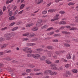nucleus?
Instances as JSON below:
<instances>
[{
    "label": "nucleus",
    "mask_w": 78,
    "mask_h": 78,
    "mask_svg": "<svg viewBox=\"0 0 78 78\" xmlns=\"http://www.w3.org/2000/svg\"><path fill=\"white\" fill-rule=\"evenodd\" d=\"M26 71L27 73H30L31 72V69H27L26 70Z\"/></svg>",
    "instance_id": "bb28decb"
},
{
    "label": "nucleus",
    "mask_w": 78,
    "mask_h": 78,
    "mask_svg": "<svg viewBox=\"0 0 78 78\" xmlns=\"http://www.w3.org/2000/svg\"><path fill=\"white\" fill-rule=\"evenodd\" d=\"M35 36H36V35L34 34H32L29 35L27 37H32Z\"/></svg>",
    "instance_id": "1a4fd4ad"
},
{
    "label": "nucleus",
    "mask_w": 78,
    "mask_h": 78,
    "mask_svg": "<svg viewBox=\"0 0 78 78\" xmlns=\"http://www.w3.org/2000/svg\"><path fill=\"white\" fill-rule=\"evenodd\" d=\"M61 52V51H57L55 52V54H56V55H60V53Z\"/></svg>",
    "instance_id": "473e14b6"
},
{
    "label": "nucleus",
    "mask_w": 78,
    "mask_h": 78,
    "mask_svg": "<svg viewBox=\"0 0 78 78\" xmlns=\"http://www.w3.org/2000/svg\"><path fill=\"white\" fill-rule=\"evenodd\" d=\"M3 41V38H0V42H2Z\"/></svg>",
    "instance_id": "774afa93"
},
{
    "label": "nucleus",
    "mask_w": 78,
    "mask_h": 78,
    "mask_svg": "<svg viewBox=\"0 0 78 78\" xmlns=\"http://www.w3.org/2000/svg\"><path fill=\"white\" fill-rule=\"evenodd\" d=\"M6 9V7L5 6H4V7H3V11H5Z\"/></svg>",
    "instance_id": "09e8293b"
},
{
    "label": "nucleus",
    "mask_w": 78,
    "mask_h": 78,
    "mask_svg": "<svg viewBox=\"0 0 78 78\" xmlns=\"http://www.w3.org/2000/svg\"><path fill=\"white\" fill-rule=\"evenodd\" d=\"M53 58H54V59L57 58V55H54L53 56Z\"/></svg>",
    "instance_id": "3c124183"
},
{
    "label": "nucleus",
    "mask_w": 78,
    "mask_h": 78,
    "mask_svg": "<svg viewBox=\"0 0 78 78\" xmlns=\"http://www.w3.org/2000/svg\"><path fill=\"white\" fill-rule=\"evenodd\" d=\"M64 28H66V27L64 26H62L61 27L60 29V30H64Z\"/></svg>",
    "instance_id": "de8ad7c7"
},
{
    "label": "nucleus",
    "mask_w": 78,
    "mask_h": 78,
    "mask_svg": "<svg viewBox=\"0 0 78 78\" xmlns=\"http://www.w3.org/2000/svg\"><path fill=\"white\" fill-rule=\"evenodd\" d=\"M51 67L53 68V69H54V70H56V69H57V68H56V67L55 66V65L54 64H51Z\"/></svg>",
    "instance_id": "423d86ee"
},
{
    "label": "nucleus",
    "mask_w": 78,
    "mask_h": 78,
    "mask_svg": "<svg viewBox=\"0 0 78 78\" xmlns=\"http://www.w3.org/2000/svg\"><path fill=\"white\" fill-rule=\"evenodd\" d=\"M35 45L36 44L34 43H29L27 44V46L29 47H30V46H34V45Z\"/></svg>",
    "instance_id": "39448f33"
},
{
    "label": "nucleus",
    "mask_w": 78,
    "mask_h": 78,
    "mask_svg": "<svg viewBox=\"0 0 78 78\" xmlns=\"http://www.w3.org/2000/svg\"><path fill=\"white\" fill-rule=\"evenodd\" d=\"M7 46L8 44H4L2 47H1V48H2V49H3V48H5V47H6V46Z\"/></svg>",
    "instance_id": "a211bd4d"
},
{
    "label": "nucleus",
    "mask_w": 78,
    "mask_h": 78,
    "mask_svg": "<svg viewBox=\"0 0 78 78\" xmlns=\"http://www.w3.org/2000/svg\"><path fill=\"white\" fill-rule=\"evenodd\" d=\"M32 51L31 50V48H27V53H32Z\"/></svg>",
    "instance_id": "20e7f679"
},
{
    "label": "nucleus",
    "mask_w": 78,
    "mask_h": 78,
    "mask_svg": "<svg viewBox=\"0 0 78 78\" xmlns=\"http://www.w3.org/2000/svg\"><path fill=\"white\" fill-rule=\"evenodd\" d=\"M16 19V17L14 16H12L10 17L9 18V20H14Z\"/></svg>",
    "instance_id": "0eeeda50"
},
{
    "label": "nucleus",
    "mask_w": 78,
    "mask_h": 78,
    "mask_svg": "<svg viewBox=\"0 0 78 78\" xmlns=\"http://www.w3.org/2000/svg\"><path fill=\"white\" fill-rule=\"evenodd\" d=\"M22 23V22H17L16 23V24L17 25H20V23Z\"/></svg>",
    "instance_id": "4d7b16f0"
},
{
    "label": "nucleus",
    "mask_w": 78,
    "mask_h": 78,
    "mask_svg": "<svg viewBox=\"0 0 78 78\" xmlns=\"http://www.w3.org/2000/svg\"><path fill=\"white\" fill-rule=\"evenodd\" d=\"M29 67L31 68H33L35 66L31 64L29 65Z\"/></svg>",
    "instance_id": "e433bc0d"
},
{
    "label": "nucleus",
    "mask_w": 78,
    "mask_h": 78,
    "mask_svg": "<svg viewBox=\"0 0 78 78\" xmlns=\"http://www.w3.org/2000/svg\"><path fill=\"white\" fill-rule=\"evenodd\" d=\"M47 11L44 10L43 12L42 13L44 14H47Z\"/></svg>",
    "instance_id": "603ef678"
},
{
    "label": "nucleus",
    "mask_w": 78,
    "mask_h": 78,
    "mask_svg": "<svg viewBox=\"0 0 78 78\" xmlns=\"http://www.w3.org/2000/svg\"><path fill=\"white\" fill-rule=\"evenodd\" d=\"M39 56V54H34V56H33V57L34 58H37V57Z\"/></svg>",
    "instance_id": "dca6fc26"
},
{
    "label": "nucleus",
    "mask_w": 78,
    "mask_h": 78,
    "mask_svg": "<svg viewBox=\"0 0 78 78\" xmlns=\"http://www.w3.org/2000/svg\"><path fill=\"white\" fill-rule=\"evenodd\" d=\"M12 8H13L12 10V11H15V10L17 8V6H15V5H13L12 6Z\"/></svg>",
    "instance_id": "9d476101"
},
{
    "label": "nucleus",
    "mask_w": 78,
    "mask_h": 78,
    "mask_svg": "<svg viewBox=\"0 0 78 78\" xmlns=\"http://www.w3.org/2000/svg\"><path fill=\"white\" fill-rule=\"evenodd\" d=\"M4 52V54H5V53H10V52H11V50H7V51H6Z\"/></svg>",
    "instance_id": "58836bf2"
},
{
    "label": "nucleus",
    "mask_w": 78,
    "mask_h": 78,
    "mask_svg": "<svg viewBox=\"0 0 78 78\" xmlns=\"http://www.w3.org/2000/svg\"><path fill=\"white\" fill-rule=\"evenodd\" d=\"M46 63L48 64H50L51 63V62H50V61L48 60H46Z\"/></svg>",
    "instance_id": "a878e982"
},
{
    "label": "nucleus",
    "mask_w": 78,
    "mask_h": 78,
    "mask_svg": "<svg viewBox=\"0 0 78 78\" xmlns=\"http://www.w3.org/2000/svg\"><path fill=\"white\" fill-rule=\"evenodd\" d=\"M50 72H51V70H47L45 71L44 73V74H45V73H50Z\"/></svg>",
    "instance_id": "2eb2a0df"
},
{
    "label": "nucleus",
    "mask_w": 78,
    "mask_h": 78,
    "mask_svg": "<svg viewBox=\"0 0 78 78\" xmlns=\"http://www.w3.org/2000/svg\"><path fill=\"white\" fill-rule=\"evenodd\" d=\"M66 23V22L64 21H61L59 22V24L60 25H65Z\"/></svg>",
    "instance_id": "f8f14e48"
},
{
    "label": "nucleus",
    "mask_w": 78,
    "mask_h": 78,
    "mask_svg": "<svg viewBox=\"0 0 78 78\" xmlns=\"http://www.w3.org/2000/svg\"><path fill=\"white\" fill-rule=\"evenodd\" d=\"M7 27H5L4 28H2L1 29V31H3L4 30H6L7 29Z\"/></svg>",
    "instance_id": "ea45409f"
},
{
    "label": "nucleus",
    "mask_w": 78,
    "mask_h": 78,
    "mask_svg": "<svg viewBox=\"0 0 78 78\" xmlns=\"http://www.w3.org/2000/svg\"><path fill=\"white\" fill-rule=\"evenodd\" d=\"M3 14V12H2V10H0V16L1 15H2Z\"/></svg>",
    "instance_id": "5fc2aeb1"
},
{
    "label": "nucleus",
    "mask_w": 78,
    "mask_h": 78,
    "mask_svg": "<svg viewBox=\"0 0 78 78\" xmlns=\"http://www.w3.org/2000/svg\"><path fill=\"white\" fill-rule=\"evenodd\" d=\"M51 22H53L54 21H55V20L54 19H53L51 20Z\"/></svg>",
    "instance_id": "69168bd1"
},
{
    "label": "nucleus",
    "mask_w": 78,
    "mask_h": 78,
    "mask_svg": "<svg viewBox=\"0 0 78 78\" xmlns=\"http://www.w3.org/2000/svg\"><path fill=\"white\" fill-rule=\"evenodd\" d=\"M66 75L64 74V76H65V77H67L68 76V75H71V73H70V72L69 71H66V74H65Z\"/></svg>",
    "instance_id": "f03ea898"
},
{
    "label": "nucleus",
    "mask_w": 78,
    "mask_h": 78,
    "mask_svg": "<svg viewBox=\"0 0 78 78\" xmlns=\"http://www.w3.org/2000/svg\"><path fill=\"white\" fill-rule=\"evenodd\" d=\"M73 73H77V72H78V71H77V70L76 69H74L73 71Z\"/></svg>",
    "instance_id": "a19ab883"
},
{
    "label": "nucleus",
    "mask_w": 78,
    "mask_h": 78,
    "mask_svg": "<svg viewBox=\"0 0 78 78\" xmlns=\"http://www.w3.org/2000/svg\"><path fill=\"white\" fill-rule=\"evenodd\" d=\"M45 57L43 56L41 58V60L44 61V60H45Z\"/></svg>",
    "instance_id": "37998d69"
},
{
    "label": "nucleus",
    "mask_w": 78,
    "mask_h": 78,
    "mask_svg": "<svg viewBox=\"0 0 78 78\" xmlns=\"http://www.w3.org/2000/svg\"><path fill=\"white\" fill-rule=\"evenodd\" d=\"M44 28H46V25H44L43 26V27H41V29H44Z\"/></svg>",
    "instance_id": "052dcab7"
},
{
    "label": "nucleus",
    "mask_w": 78,
    "mask_h": 78,
    "mask_svg": "<svg viewBox=\"0 0 78 78\" xmlns=\"http://www.w3.org/2000/svg\"><path fill=\"white\" fill-rule=\"evenodd\" d=\"M33 56H34V54H29L27 55V56L28 57H31V56H33Z\"/></svg>",
    "instance_id": "393cba45"
},
{
    "label": "nucleus",
    "mask_w": 78,
    "mask_h": 78,
    "mask_svg": "<svg viewBox=\"0 0 78 78\" xmlns=\"http://www.w3.org/2000/svg\"><path fill=\"white\" fill-rule=\"evenodd\" d=\"M12 62H13L14 63H18L19 62L15 60H13L12 61Z\"/></svg>",
    "instance_id": "a18cd8bd"
},
{
    "label": "nucleus",
    "mask_w": 78,
    "mask_h": 78,
    "mask_svg": "<svg viewBox=\"0 0 78 78\" xmlns=\"http://www.w3.org/2000/svg\"><path fill=\"white\" fill-rule=\"evenodd\" d=\"M29 34H30L29 33H26L25 34H23V36H28V35H29Z\"/></svg>",
    "instance_id": "f704fd0d"
},
{
    "label": "nucleus",
    "mask_w": 78,
    "mask_h": 78,
    "mask_svg": "<svg viewBox=\"0 0 78 78\" xmlns=\"http://www.w3.org/2000/svg\"><path fill=\"white\" fill-rule=\"evenodd\" d=\"M28 38H25L23 39V41H28Z\"/></svg>",
    "instance_id": "8fccbe9b"
},
{
    "label": "nucleus",
    "mask_w": 78,
    "mask_h": 78,
    "mask_svg": "<svg viewBox=\"0 0 78 78\" xmlns=\"http://www.w3.org/2000/svg\"><path fill=\"white\" fill-rule=\"evenodd\" d=\"M25 5L24 4H22L20 6V9H23L25 7Z\"/></svg>",
    "instance_id": "5701e85b"
},
{
    "label": "nucleus",
    "mask_w": 78,
    "mask_h": 78,
    "mask_svg": "<svg viewBox=\"0 0 78 78\" xmlns=\"http://www.w3.org/2000/svg\"><path fill=\"white\" fill-rule=\"evenodd\" d=\"M22 75L25 76V75H28V74H27L25 73H22Z\"/></svg>",
    "instance_id": "79ce46f5"
},
{
    "label": "nucleus",
    "mask_w": 78,
    "mask_h": 78,
    "mask_svg": "<svg viewBox=\"0 0 78 78\" xmlns=\"http://www.w3.org/2000/svg\"><path fill=\"white\" fill-rule=\"evenodd\" d=\"M9 11H10V8L9 9V10H8V12H9V16H12V12L11 11L9 12Z\"/></svg>",
    "instance_id": "6e6552de"
},
{
    "label": "nucleus",
    "mask_w": 78,
    "mask_h": 78,
    "mask_svg": "<svg viewBox=\"0 0 78 78\" xmlns=\"http://www.w3.org/2000/svg\"><path fill=\"white\" fill-rule=\"evenodd\" d=\"M4 54H5V52L4 51H3L2 52H0V56L1 55H4Z\"/></svg>",
    "instance_id": "49530a36"
},
{
    "label": "nucleus",
    "mask_w": 78,
    "mask_h": 78,
    "mask_svg": "<svg viewBox=\"0 0 78 78\" xmlns=\"http://www.w3.org/2000/svg\"><path fill=\"white\" fill-rule=\"evenodd\" d=\"M53 29V27H50V28L47 29V30H46V31H50V30H51Z\"/></svg>",
    "instance_id": "72a5a7b5"
},
{
    "label": "nucleus",
    "mask_w": 78,
    "mask_h": 78,
    "mask_svg": "<svg viewBox=\"0 0 78 78\" xmlns=\"http://www.w3.org/2000/svg\"><path fill=\"white\" fill-rule=\"evenodd\" d=\"M64 45L66 46V47H70V45L69 44H67V43L65 44Z\"/></svg>",
    "instance_id": "7c9ffc66"
},
{
    "label": "nucleus",
    "mask_w": 78,
    "mask_h": 78,
    "mask_svg": "<svg viewBox=\"0 0 78 78\" xmlns=\"http://www.w3.org/2000/svg\"><path fill=\"white\" fill-rule=\"evenodd\" d=\"M47 48L48 49H49L50 50H53L54 48L53 46H48Z\"/></svg>",
    "instance_id": "b1692460"
},
{
    "label": "nucleus",
    "mask_w": 78,
    "mask_h": 78,
    "mask_svg": "<svg viewBox=\"0 0 78 78\" xmlns=\"http://www.w3.org/2000/svg\"><path fill=\"white\" fill-rule=\"evenodd\" d=\"M27 48H26L23 49V51H27Z\"/></svg>",
    "instance_id": "6e6d98bb"
},
{
    "label": "nucleus",
    "mask_w": 78,
    "mask_h": 78,
    "mask_svg": "<svg viewBox=\"0 0 78 78\" xmlns=\"http://www.w3.org/2000/svg\"><path fill=\"white\" fill-rule=\"evenodd\" d=\"M48 12H55V10L53 9H50L48 11Z\"/></svg>",
    "instance_id": "f3484780"
},
{
    "label": "nucleus",
    "mask_w": 78,
    "mask_h": 78,
    "mask_svg": "<svg viewBox=\"0 0 78 78\" xmlns=\"http://www.w3.org/2000/svg\"><path fill=\"white\" fill-rule=\"evenodd\" d=\"M55 63H56V64H58V63H59V60H57L55 61Z\"/></svg>",
    "instance_id": "c03bdc74"
},
{
    "label": "nucleus",
    "mask_w": 78,
    "mask_h": 78,
    "mask_svg": "<svg viewBox=\"0 0 78 78\" xmlns=\"http://www.w3.org/2000/svg\"><path fill=\"white\" fill-rule=\"evenodd\" d=\"M66 28H71V27L70 26H67L65 27Z\"/></svg>",
    "instance_id": "13d9d810"
},
{
    "label": "nucleus",
    "mask_w": 78,
    "mask_h": 78,
    "mask_svg": "<svg viewBox=\"0 0 78 78\" xmlns=\"http://www.w3.org/2000/svg\"><path fill=\"white\" fill-rule=\"evenodd\" d=\"M5 60H7V61H11V58L9 57H8L5 58Z\"/></svg>",
    "instance_id": "6ab92c4d"
},
{
    "label": "nucleus",
    "mask_w": 78,
    "mask_h": 78,
    "mask_svg": "<svg viewBox=\"0 0 78 78\" xmlns=\"http://www.w3.org/2000/svg\"><path fill=\"white\" fill-rule=\"evenodd\" d=\"M37 30H38V28L36 27H33L32 29V31H37Z\"/></svg>",
    "instance_id": "4be33fe9"
},
{
    "label": "nucleus",
    "mask_w": 78,
    "mask_h": 78,
    "mask_svg": "<svg viewBox=\"0 0 78 78\" xmlns=\"http://www.w3.org/2000/svg\"><path fill=\"white\" fill-rule=\"evenodd\" d=\"M17 29H18V27H15L13 28L12 29V31H15V30H17Z\"/></svg>",
    "instance_id": "2f4dec72"
},
{
    "label": "nucleus",
    "mask_w": 78,
    "mask_h": 78,
    "mask_svg": "<svg viewBox=\"0 0 78 78\" xmlns=\"http://www.w3.org/2000/svg\"><path fill=\"white\" fill-rule=\"evenodd\" d=\"M12 1H13V0H10V1L7 0L6 1V4H9V3H10L12 2Z\"/></svg>",
    "instance_id": "aec40b11"
},
{
    "label": "nucleus",
    "mask_w": 78,
    "mask_h": 78,
    "mask_svg": "<svg viewBox=\"0 0 78 78\" xmlns=\"http://www.w3.org/2000/svg\"><path fill=\"white\" fill-rule=\"evenodd\" d=\"M15 70V68H13V69H11V68H10V71H11V70H12V71H14Z\"/></svg>",
    "instance_id": "680f3d73"
},
{
    "label": "nucleus",
    "mask_w": 78,
    "mask_h": 78,
    "mask_svg": "<svg viewBox=\"0 0 78 78\" xmlns=\"http://www.w3.org/2000/svg\"><path fill=\"white\" fill-rule=\"evenodd\" d=\"M75 5V3L73 2H69L68 3V5H69V6H70V5Z\"/></svg>",
    "instance_id": "c756f323"
},
{
    "label": "nucleus",
    "mask_w": 78,
    "mask_h": 78,
    "mask_svg": "<svg viewBox=\"0 0 78 78\" xmlns=\"http://www.w3.org/2000/svg\"><path fill=\"white\" fill-rule=\"evenodd\" d=\"M15 23H11L10 24H9V27H12V26H13L14 25H15Z\"/></svg>",
    "instance_id": "c9c22d12"
},
{
    "label": "nucleus",
    "mask_w": 78,
    "mask_h": 78,
    "mask_svg": "<svg viewBox=\"0 0 78 78\" xmlns=\"http://www.w3.org/2000/svg\"><path fill=\"white\" fill-rule=\"evenodd\" d=\"M70 65L69 64H66L65 66V67H66V68H69V67H70Z\"/></svg>",
    "instance_id": "c85d7f7f"
},
{
    "label": "nucleus",
    "mask_w": 78,
    "mask_h": 78,
    "mask_svg": "<svg viewBox=\"0 0 78 78\" xmlns=\"http://www.w3.org/2000/svg\"><path fill=\"white\" fill-rule=\"evenodd\" d=\"M77 30V28H76V27H72L70 29V30Z\"/></svg>",
    "instance_id": "cd10ccee"
},
{
    "label": "nucleus",
    "mask_w": 78,
    "mask_h": 78,
    "mask_svg": "<svg viewBox=\"0 0 78 78\" xmlns=\"http://www.w3.org/2000/svg\"><path fill=\"white\" fill-rule=\"evenodd\" d=\"M62 33L63 34H71V33L70 32L65 31H63Z\"/></svg>",
    "instance_id": "9b49d317"
},
{
    "label": "nucleus",
    "mask_w": 78,
    "mask_h": 78,
    "mask_svg": "<svg viewBox=\"0 0 78 78\" xmlns=\"http://www.w3.org/2000/svg\"><path fill=\"white\" fill-rule=\"evenodd\" d=\"M71 56L70 55V54H69L68 55H66V58L68 59H69L71 58Z\"/></svg>",
    "instance_id": "4468645a"
},
{
    "label": "nucleus",
    "mask_w": 78,
    "mask_h": 78,
    "mask_svg": "<svg viewBox=\"0 0 78 78\" xmlns=\"http://www.w3.org/2000/svg\"><path fill=\"white\" fill-rule=\"evenodd\" d=\"M36 52H37V53H39V49H37Z\"/></svg>",
    "instance_id": "e2e57ef3"
},
{
    "label": "nucleus",
    "mask_w": 78,
    "mask_h": 78,
    "mask_svg": "<svg viewBox=\"0 0 78 78\" xmlns=\"http://www.w3.org/2000/svg\"><path fill=\"white\" fill-rule=\"evenodd\" d=\"M50 35H52V34H54V32H50L49 33Z\"/></svg>",
    "instance_id": "0e129e2a"
},
{
    "label": "nucleus",
    "mask_w": 78,
    "mask_h": 78,
    "mask_svg": "<svg viewBox=\"0 0 78 78\" xmlns=\"http://www.w3.org/2000/svg\"><path fill=\"white\" fill-rule=\"evenodd\" d=\"M52 41L53 42H58V39L53 40Z\"/></svg>",
    "instance_id": "864d4df0"
},
{
    "label": "nucleus",
    "mask_w": 78,
    "mask_h": 78,
    "mask_svg": "<svg viewBox=\"0 0 78 78\" xmlns=\"http://www.w3.org/2000/svg\"><path fill=\"white\" fill-rule=\"evenodd\" d=\"M34 71H39V69H34Z\"/></svg>",
    "instance_id": "338daca9"
},
{
    "label": "nucleus",
    "mask_w": 78,
    "mask_h": 78,
    "mask_svg": "<svg viewBox=\"0 0 78 78\" xmlns=\"http://www.w3.org/2000/svg\"><path fill=\"white\" fill-rule=\"evenodd\" d=\"M50 73L51 75H56L57 74V73L55 72H51Z\"/></svg>",
    "instance_id": "412c9836"
},
{
    "label": "nucleus",
    "mask_w": 78,
    "mask_h": 78,
    "mask_svg": "<svg viewBox=\"0 0 78 78\" xmlns=\"http://www.w3.org/2000/svg\"><path fill=\"white\" fill-rule=\"evenodd\" d=\"M23 12V10H22L20 12L18 13V14H22V12Z\"/></svg>",
    "instance_id": "bf43d9fd"
},
{
    "label": "nucleus",
    "mask_w": 78,
    "mask_h": 78,
    "mask_svg": "<svg viewBox=\"0 0 78 78\" xmlns=\"http://www.w3.org/2000/svg\"><path fill=\"white\" fill-rule=\"evenodd\" d=\"M15 35V33H11L9 34H7L6 36V37L7 38L6 39L7 40H10V39H11L12 38V36H14Z\"/></svg>",
    "instance_id": "f257e3e1"
},
{
    "label": "nucleus",
    "mask_w": 78,
    "mask_h": 78,
    "mask_svg": "<svg viewBox=\"0 0 78 78\" xmlns=\"http://www.w3.org/2000/svg\"><path fill=\"white\" fill-rule=\"evenodd\" d=\"M59 15L58 14H56V15L54 17V19L55 20H58L59 19Z\"/></svg>",
    "instance_id": "7ed1b4c3"
},
{
    "label": "nucleus",
    "mask_w": 78,
    "mask_h": 78,
    "mask_svg": "<svg viewBox=\"0 0 78 78\" xmlns=\"http://www.w3.org/2000/svg\"><path fill=\"white\" fill-rule=\"evenodd\" d=\"M34 24V23H31L30 24H27L26 25V27H32V26H33Z\"/></svg>",
    "instance_id": "ddd939ff"
},
{
    "label": "nucleus",
    "mask_w": 78,
    "mask_h": 78,
    "mask_svg": "<svg viewBox=\"0 0 78 78\" xmlns=\"http://www.w3.org/2000/svg\"><path fill=\"white\" fill-rule=\"evenodd\" d=\"M59 13L63 14L65 13V12L63 11H61L59 12Z\"/></svg>",
    "instance_id": "4c0bfd02"
}]
</instances>
